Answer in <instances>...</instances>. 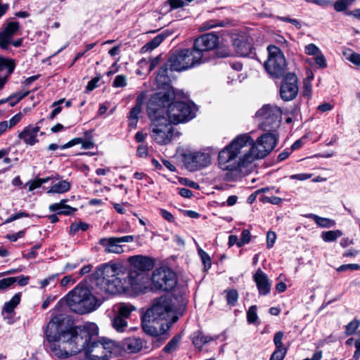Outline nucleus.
Masks as SVG:
<instances>
[{
    "label": "nucleus",
    "mask_w": 360,
    "mask_h": 360,
    "mask_svg": "<svg viewBox=\"0 0 360 360\" xmlns=\"http://www.w3.org/2000/svg\"><path fill=\"white\" fill-rule=\"evenodd\" d=\"M257 307L251 306L247 311V321L249 323H255L257 320Z\"/></svg>",
    "instance_id": "obj_40"
},
{
    "label": "nucleus",
    "mask_w": 360,
    "mask_h": 360,
    "mask_svg": "<svg viewBox=\"0 0 360 360\" xmlns=\"http://www.w3.org/2000/svg\"><path fill=\"white\" fill-rule=\"evenodd\" d=\"M146 317H153L158 321H165V325L169 329L179 319L174 310L172 300L162 296L154 301L152 307L145 312Z\"/></svg>",
    "instance_id": "obj_8"
},
{
    "label": "nucleus",
    "mask_w": 360,
    "mask_h": 360,
    "mask_svg": "<svg viewBox=\"0 0 360 360\" xmlns=\"http://www.w3.org/2000/svg\"><path fill=\"white\" fill-rule=\"evenodd\" d=\"M14 60L11 59L0 58V71L6 70L7 75H11L15 69Z\"/></svg>",
    "instance_id": "obj_34"
},
{
    "label": "nucleus",
    "mask_w": 360,
    "mask_h": 360,
    "mask_svg": "<svg viewBox=\"0 0 360 360\" xmlns=\"http://www.w3.org/2000/svg\"><path fill=\"white\" fill-rule=\"evenodd\" d=\"M315 61L319 68H324L326 67V58L321 52L316 56Z\"/></svg>",
    "instance_id": "obj_56"
},
{
    "label": "nucleus",
    "mask_w": 360,
    "mask_h": 360,
    "mask_svg": "<svg viewBox=\"0 0 360 360\" xmlns=\"http://www.w3.org/2000/svg\"><path fill=\"white\" fill-rule=\"evenodd\" d=\"M250 232L247 229L243 230L240 234V238L238 243V247L241 248L244 245L248 244L250 241Z\"/></svg>",
    "instance_id": "obj_42"
},
{
    "label": "nucleus",
    "mask_w": 360,
    "mask_h": 360,
    "mask_svg": "<svg viewBox=\"0 0 360 360\" xmlns=\"http://www.w3.org/2000/svg\"><path fill=\"white\" fill-rule=\"evenodd\" d=\"M267 51L269 56L264 67L269 75L279 78L283 75L286 67L284 54L281 48L275 45L268 46Z\"/></svg>",
    "instance_id": "obj_11"
},
{
    "label": "nucleus",
    "mask_w": 360,
    "mask_h": 360,
    "mask_svg": "<svg viewBox=\"0 0 360 360\" xmlns=\"http://www.w3.org/2000/svg\"><path fill=\"white\" fill-rule=\"evenodd\" d=\"M29 214L25 212H20L17 214L11 215L8 219H6L5 223H11L15 220H17L22 217H29Z\"/></svg>",
    "instance_id": "obj_51"
},
{
    "label": "nucleus",
    "mask_w": 360,
    "mask_h": 360,
    "mask_svg": "<svg viewBox=\"0 0 360 360\" xmlns=\"http://www.w3.org/2000/svg\"><path fill=\"white\" fill-rule=\"evenodd\" d=\"M276 143L277 140L273 133L262 135L255 142L248 134H240L219 152V166L221 169L230 172L247 167L255 160L266 157Z\"/></svg>",
    "instance_id": "obj_2"
},
{
    "label": "nucleus",
    "mask_w": 360,
    "mask_h": 360,
    "mask_svg": "<svg viewBox=\"0 0 360 360\" xmlns=\"http://www.w3.org/2000/svg\"><path fill=\"white\" fill-rule=\"evenodd\" d=\"M95 331L96 333L92 335L91 340L85 344L82 350L84 352L86 358L89 360H110L117 356L120 350L119 345L115 341L105 338L102 342L94 340L98 333L96 325Z\"/></svg>",
    "instance_id": "obj_7"
},
{
    "label": "nucleus",
    "mask_w": 360,
    "mask_h": 360,
    "mask_svg": "<svg viewBox=\"0 0 360 360\" xmlns=\"http://www.w3.org/2000/svg\"><path fill=\"white\" fill-rule=\"evenodd\" d=\"M198 255L200 257V259L205 266V268H210L211 266V259L209 255L204 251L201 248H198Z\"/></svg>",
    "instance_id": "obj_41"
},
{
    "label": "nucleus",
    "mask_w": 360,
    "mask_h": 360,
    "mask_svg": "<svg viewBox=\"0 0 360 360\" xmlns=\"http://www.w3.org/2000/svg\"><path fill=\"white\" fill-rule=\"evenodd\" d=\"M95 333L94 323L75 326L68 316L58 314L46 326V347L55 356L65 359L82 352Z\"/></svg>",
    "instance_id": "obj_1"
},
{
    "label": "nucleus",
    "mask_w": 360,
    "mask_h": 360,
    "mask_svg": "<svg viewBox=\"0 0 360 360\" xmlns=\"http://www.w3.org/2000/svg\"><path fill=\"white\" fill-rule=\"evenodd\" d=\"M15 279V282H18L20 286H25L28 284L30 278L28 276H20L18 277H13Z\"/></svg>",
    "instance_id": "obj_63"
},
{
    "label": "nucleus",
    "mask_w": 360,
    "mask_h": 360,
    "mask_svg": "<svg viewBox=\"0 0 360 360\" xmlns=\"http://www.w3.org/2000/svg\"><path fill=\"white\" fill-rule=\"evenodd\" d=\"M219 338V336H207L202 332L198 331L193 334V344L198 348H201L205 344Z\"/></svg>",
    "instance_id": "obj_26"
},
{
    "label": "nucleus",
    "mask_w": 360,
    "mask_h": 360,
    "mask_svg": "<svg viewBox=\"0 0 360 360\" xmlns=\"http://www.w3.org/2000/svg\"><path fill=\"white\" fill-rule=\"evenodd\" d=\"M64 101H65V99L63 98L56 102H54L52 104V107H54L55 108L53 110V111L51 112V113L49 116L50 120H53L57 115H58L61 112L62 108L60 106H59V105L61 104L62 103H63Z\"/></svg>",
    "instance_id": "obj_47"
},
{
    "label": "nucleus",
    "mask_w": 360,
    "mask_h": 360,
    "mask_svg": "<svg viewBox=\"0 0 360 360\" xmlns=\"http://www.w3.org/2000/svg\"><path fill=\"white\" fill-rule=\"evenodd\" d=\"M274 41L276 44H278L281 48H287L288 46V43L287 40L280 34H276L274 37Z\"/></svg>",
    "instance_id": "obj_54"
},
{
    "label": "nucleus",
    "mask_w": 360,
    "mask_h": 360,
    "mask_svg": "<svg viewBox=\"0 0 360 360\" xmlns=\"http://www.w3.org/2000/svg\"><path fill=\"white\" fill-rule=\"evenodd\" d=\"M306 1L322 7H326L332 3L330 0H306Z\"/></svg>",
    "instance_id": "obj_60"
},
{
    "label": "nucleus",
    "mask_w": 360,
    "mask_h": 360,
    "mask_svg": "<svg viewBox=\"0 0 360 360\" xmlns=\"http://www.w3.org/2000/svg\"><path fill=\"white\" fill-rule=\"evenodd\" d=\"M68 304L72 311L84 314L98 308L101 300L95 297L84 284L79 283L68 294Z\"/></svg>",
    "instance_id": "obj_6"
},
{
    "label": "nucleus",
    "mask_w": 360,
    "mask_h": 360,
    "mask_svg": "<svg viewBox=\"0 0 360 360\" xmlns=\"http://www.w3.org/2000/svg\"><path fill=\"white\" fill-rule=\"evenodd\" d=\"M20 25L18 22L11 21L5 24L0 30V48L8 50L11 44L12 39L18 31Z\"/></svg>",
    "instance_id": "obj_17"
},
{
    "label": "nucleus",
    "mask_w": 360,
    "mask_h": 360,
    "mask_svg": "<svg viewBox=\"0 0 360 360\" xmlns=\"http://www.w3.org/2000/svg\"><path fill=\"white\" fill-rule=\"evenodd\" d=\"M164 39L165 36L163 34H160L157 35L141 48V52L143 53L155 49L163 41Z\"/></svg>",
    "instance_id": "obj_30"
},
{
    "label": "nucleus",
    "mask_w": 360,
    "mask_h": 360,
    "mask_svg": "<svg viewBox=\"0 0 360 360\" xmlns=\"http://www.w3.org/2000/svg\"><path fill=\"white\" fill-rule=\"evenodd\" d=\"M20 302V294H15L10 301L6 302L4 306V311L7 314L12 313Z\"/></svg>",
    "instance_id": "obj_32"
},
{
    "label": "nucleus",
    "mask_w": 360,
    "mask_h": 360,
    "mask_svg": "<svg viewBox=\"0 0 360 360\" xmlns=\"http://www.w3.org/2000/svg\"><path fill=\"white\" fill-rule=\"evenodd\" d=\"M49 211L56 212L57 214L70 215L77 210L76 208L62 203H53L49 205Z\"/></svg>",
    "instance_id": "obj_25"
},
{
    "label": "nucleus",
    "mask_w": 360,
    "mask_h": 360,
    "mask_svg": "<svg viewBox=\"0 0 360 360\" xmlns=\"http://www.w3.org/2000/svg\"><path fill=\"white\" fill-rule=\"evenodd\" d=\"M226 300L229 305L235 306L238 302V293L235 289L225 290Z\"/></svg>",
    "instance_id": "obj_35"
},
{
    "label": "nucleus",
    "mask_w": 360,
    "mask_h": 360,
    "mask_svg": "<svg viewBox=\"0 0 360 360\" xmlns=\"http://www.w3.org/2000/svg\"><path fill=\"white\" fill-rule=\"evenodd\" d=\"M30 94L29 91H27L25 92H17L12 95H11L6 100H1L0 104L4 103L6 101L9 103V105L13 107L16 103H18L20 101H21L22 98L28 96Z\"/></svg>",
    "instance_id": "obj_31"
},
{
    "label": "nucleus",
    "mask_w": 360,
    "mask_h": 360,
    "mask_svg": "<svg viewBox=\"0 0 360 360\" xmlns=\"http://www.w3.org/2000/svg\"><path fill=\"white\" fill-rule=\"evenodd\" d=\"M276 239V235L274 231H268L266 234V247L270 249L273 247Z\"/></svg>",
    "instance_id": "obj_50"
},
{
    "label": "nucleus",
    "mask_w": 360,
    "mask_h": 360,
    "mask_svg": "<svg viewBox=\"0 0 360 360\" xmlns=\"http://www.w3.org/2000/svg\"><path fill=\"white\" fill-rule=\"evenodd\" d=\"M131 269L147 273L154 267V261L148 257L134 255L128 259Z\"/></svg>",
    "instance_id": "obj_18"
},
{
    "label": "nucleus",
    "mask_w": 360,
    "mask_h": 360,
    "mask_svg": "<svg viewBox=\"0 0 360 360\" xmlns=\"http://www.w3.org/2000/svg\"><path fill=\"white\" fill-rule=\"evenodd\" d=\"M160 214H161V216L165 220L168 221L169 222H174V216L172 215V213H170L167 210L162 209V210H160Z\"/></svg>",
    "instance_id": "obj_62"
},
{
    "label": "nucleus",
    "mask_w": 360,
    "mask_h": 360,
    "mask_svg": "<svg viewBox=\"0 0 360 360\" xmlns=\"http://www.w3.org/2000/svg\"><path fill=\"white\" fill-rule=\"evenodd\" d=\"M347 59L356 65H360V54L353 53L349 56Z\"/></svg>",
    "instance_id": "obj_61"
},
{
    "label": "nucleus",
    "mask_w": 360,
    "mask_h": 360,
    "mask_svg": "<svg viewBox=\"0 0 360 360\" xmlns=\"http://www.w3.org/2000/svg\"><path fill=\"white\" fill-rule=\"evenodd\" d=\"M304 217L306 218L312 219L314 222L321 228H331L335 225V221L333 219L321 217L315 214H307Z\"/></svg>",
    "instance_id": "obj_24"
},
{
    "label": "nucleus",
    "mask_w": 360,
    "mask_h": 360,
    "mask_svg": "<svg viewBox=\"0 0 360 360\" xmlns=\"http://www.w3.org/2000/svg\"><path fill=\"white\" fill-rule=\"evenodd\" d=\"M22 115L21 112H18V113L15 114L14 116H13L8 121L9 128H11V127H14L15 125H16L22 119Z\"/></svg>",
    "instance_id": "obj_59"
},
{
    "label": "nucleus",
    "mask_w": 360,
    "mask_h": 360,
    "mask_svg": "<svg viewBox=\"0 0 360 360\" xmlns=\"http://www.w3.org/2000/svg\"><path fill=\"white\" fill-rule=\"evenodd\" d=\"M153 287L162 291L172 290L177 283L176 274L168 268L156 269L151 278Z\"/></svg>",
    "instance_id": "obj_12"
},
{
    "label": "nucleus",
    "mask_w": 360,
    "mask_h": 360,
    "mask_svg": "<svg viewBox=\"0 0 360 360\" xmlns=\"http://www.w3.org/2000/svg\"><path fill=\"white\" fill-rule=\"evenodd\" d=\"M264 201L271 203L273 205H278L281 202L282 199L276 196L265 197L264 198Z\"/></svg>",
    "instance_id": "obj_64"
},
{
    "label": "nucleus",
    "mask_w": 360,
    "mask_h": 360,
    "mask_svg": "<svg viewBox=\"0 0 360 360\" xmlns=\"http://www.w3.org/2000/svg\"><path fill=\"white\" fill-rule=\"evenodd\" d=\"M354 2V0H335L333 7L337 12H342L345 11Z\"/></svg>",
    "instance_id": "obj_36"
},
{
    "label": "nucleus",
    "mask_w": 360,
    "mask_h": 360,
    "mask_svg": "<svg viewBox=\"0 0 360 360\" xmlns=\"http://www.w3.org/2000/svg\"><path fill=\"white\" fill-rule=\"evenodd\" d=\"M359 321H353L348 323L346 326V333L352 335L354 333H358Z\"/></svg>",
    "instance_id": "obj_45"
},
{
    "label": "nucleus",
    "mask_w": 360,
    "mask_h": 360,
    "mask_svg": "<svg viewBox=\"0 0 360 360\" xmlns=\"http://www.w3.org/2000/svg\"><path fill=\"white\" fill-rule=\"evenodd\" d=\"M319 49L314 44H309L305 46V53L309 56H316L320 53Z\"/></svg>",
    "instance_id": "obj_49"
},
{
    "label": "nucleus",
    "mask_w": 360,
    "mask_h": 360,
    "mask_svg": "<svg viewBox=\"0 0 360 360\" xmlns=\"http://www.w3.org/2000/svg\"><path fill=\"white\" fill-rule=\"evenodd\" d=\"M181 335H176L174 336L169 342L164 347V351L167 353L172 352L174 351L181 341Z\"/></svg>",
    "instance_id": "obj_37"
},
{
    "label": "nucleus",
    "mask_w": 360,
    "mask_h": 360,
    "mask_svg": "<svg viewBox=\"0 0 360 360\" xmlns=\"http://www.w3.org/2000/svg\"><path fill=\"white\" fill-rule=\"evenodd\" d=\"M141 327L146 334L153 337L163 335L168 330L165 323H160L155 318L146 317L145 313L141 317Z\"/></svg>",
    "instance_id": "obj_16"
},
{
    "label": "nucleus",
    "mask_w": 360,
    "mask_h": 360,
    "mask_svg": "<svg viewBox=\"0 0 360 360\" xmlns=\"http://www.w3.org/2000/svg\"><path fill=\"white\" fill-rule=\"evenodd\" d=\"M15 283L14 278H6L0 280V292L5 290Z\"/></svg>",
    "instance_id": "obj_46"
},
{
    "label": "nucleus",
    "mask_w": 360,
    "mask_h": 360,
    "mask_svg": "<svg viewBox=\"0 0 360 360\" xmlns=\"http://www.w3.org/2000/svg\"><path fill=\"white\" fill-rule=\"evenodd\" d=\"M112 327L118 333H123L127 330L128 328V323L127 320L122 318L114 313L113 316L111 318Z\"/></svg>",
    "instance_id": "obj_27"
},
{
    "label": "nucleus",
    "mask_w": 360,
    "mask_h": 360,
    "mask_svg": "<svg viewBox=\"0 0 360 360\" xmlns=\"http://www.w3.org/2000/svg\"><path fill=\"white\" fill-rule=\"evenodd\" d=\"M123 349L128 353H137L143 347V343L139 338H129L122 342Z\"/></svg>",
    "instance_id": "obj_22"
},
{
    "label": "nucleus",
    "mask_w": 360,
    "mask_h": 360,
    "mask_svg": "<svg viewBox=\"0 0 360 360\" xmlns=\"http://www.w3.org/2000/svg\"><path fill=\"white\" fill-rule=\"evenodd\" d=\"M174 97L173 89L158 91L150 98L147 112L151 120L150 136L158 144L166 145L174 136L173 123L165 115V105Z\"/></svg>",
    "instance_id": "obj_4"
},
{
    "label": "nucleus",
    "mask_w": 360,
    "mask_h": 360,
    "mask_svg": "<svg viewBox=\"0 0 360 360\" xmlns=\"http://www.w3.org/2000/svg\"><path fill=\"white\" fill-rule=\"evenodd\" d=\"M89 229V224L84 222L79 221V223H72L70 228V234L74 235L79 230L83 231Z\"/></svg>",
    "instance_id": "obj_38"
},
{
    "label": "nucleus",
    "mask_w": 360,
    "mask_h": 360,
    "mask_svg": "<svg viewBox=\"0 0 360 360\" xmlns=\"http://www.w3.org/2000/svg\"><path fill=\"white\" fill-rule=\"evenodd\" d=\"M174 97L168 104L165 105V115L174 124L186 122L195 116L196 107L193 103L174 101L176 98V92L173 89Z\"/></svg>",
    "instance_id": "obj_9"
},
{
    "label": "nucleus",
    "mask_w": 360,
    "mask_h": 360,
    "mask_svg": "<svg viewBox=\"0 0 360 360\" xmlns=\"http://www.w3.org/2000/svg\"><path fill=\"white\" fill-rule=\"evenodd\" d=\"M134 240L133 236H124L121 237L101 238L98 244L104 248L105 253L122 254L124 252L125 245L122 243H131Z\"/></svg>",
    "instance_id": "obj_13"
},
{
    "label": "nucleus",
    "mask_w": 360,
    "mask_h": 360,
    "mask_svg": "<svg viewBox=\"0 0 360 360\" xmlns=\"http://www.w3.org/2000/svg\"><path fill=\"white\" fill-rule=\"evenodd\" d=\"M142 105L140 102H136V105L131 108L129 112L128 118L130 121L129 125L131 127H134L136 125V123L139 120V115L141 112Z\"/></svg>",
    "instance_id": "obj_29"
},
{
    "label": "nucleus",
    "mask_w": 360,
    "mask_h": 360,
    "mask_svg": "<svg viewBox=\"0 0 360 360\" xmlns=\"http://www.w3.org/2000/svg\"><path fill=\"white\" fill-rule=\"evenodd\" d=\"M338 272H344L346 271H358L360 270V265L358 264H342L336 269Z\"/></svg>",
    "instance_id": "obj_43"
},
{
    "label": "nucleus",
    "mask_w": 360,
    "mask_h": 360,
    "mask_svg": "<svg viewBox=\"0 0 360 360\" xmlns=\"http://www.w3.org/2000/svg\"><path fill=\"white\" fill-rule=\"evenodd\" d=\"M282 111L276 105H264L256 113V117L261 121L260 128L265 131H274L280 126Z\"/></svg>",
    "instance_id": "obj_10"
},
{
    "label": "nucleus",
    "mask_w": 360,
    "mask_h": 360,
    "mask_svg": "<svg viewBox=\"0 0 360 360\" xmlns=\"http://www.w3.org/2000/svg\"><path fill=\"white\" fill-rule=\"evenodd\" d=\"M286 351L275 350L272 353L269 360H283Z\"/></svg>",
    "instance_id": "obj_53"
},
{
    "label": "nucleus",
    "mask_w": 360,
    "mask_h": 360,
    "mask_svg": "<svg viewBox=\"0 0 360 360\" xmlns=\"http://www.w3.org/2000/svg\"><path fill=\"white\" fill-rule=\"evenodd\" d=\"M127 84V77L123 75H117L112 83V86L116 88L124 87Z\"/></svg>",
    "instance_id": "obj_44"
},
{
    "label": "nucleus",
    "mask_w": 360,
    "mask_h": 360,
    "mask_svg": "<svg viewBox=\"0 0 360 360\" xmlns=\"http://www.w3.org/2000/svg\"><path fill=\"white\" fill-rule=\"evenodd\" d=\"M254 281L260 295H266L270 292L271 283L266 274L260 269H257L254 274Z\"/></svg>",
    "instance_id": "obj_19"
},
{
    "label": "nucleus",
    "mask_w": 360,
    "mask_h": 360,
    "mask_svg": "<svg viewBox=\"0 0 360 360\" xmlns=\"http://www.w3.org/2000/svg\"><path fill=\"white\" fill-rule=\"evenodd\" d=\"M82 142V138H75L70 141H68L67 143L63 145L60 146V149H65L70 147H72L77 144H79Z\"/></svg>",
    "instance_id": "obj_58"
},
{
    "label": "nucleus",
    "mask_w": 360,
    "mask_h": 360,
    "mask_svg": "<svg viewBox=\"0 0 360 360\" xmlns=\"http://www.w3.org/2000/svg\"><path fill=\"white\" fill-rule=\"evenodd\" d=\"M98 293L115 295L129 290L141 291L149 280L146 272L131 269L126 274L124 268L117 264H104L95 271Z\"/></svg>",
    "instance_id": "obj_3"
},
{
    "label": "nucleus",
    "mask_w": 360,
    "mask_h": 360,
    "mask_svg": "<svg viewBox=\"0 0 360 360\" xmlns=\"http://www.w3.org/2000/svg\"><path fill=\"white\" fill-rule=\"evenodd\" d=\"M302 94L305 97H310L311 94V84L309 79L304 81Z\"/></svg>",
    "instance_id": "obj_52"
},
{
    "label": "nucleus",
    "mask_w": 360,
    "mask_h": 360,
    "mask_svg": "<svg viewBox=\"0 0 360 360\" xmlns=\"http://www.w3.org/2000/svg\"><path fill=\"white\" fill-rule=\"evenodd\" d=\"M219 43L218 37L213 33L202 34L195 39L191 49L176 51L169 57L171 71L182 72L207 60L206 53L214 49Z\"/></svg>",
    "instance_id": "obj_5"
},
{
    "label": "nucleus",
    "mask_w": 360,
    "mask_h": 360,
    "mask_svg": "<svg viewBox=\"0 0 360 360\" xmlns=\"http://www.w3.org/2000/svg\"><path fill=\"white\" fill-rule=\"evenodd\" d=\"M58 276V274H53L41 280L40 281V287L41 288L46 287L49 283H51V282L55 281L57 278Z\"/></svg>",
    "instance_id": "obj_57"
},
{
    "label": "nucleus",
    "mask_w": 360,
    "mask_h": 360,
    "mask_svg": "<svg viewBox=\"0 0 360 360\" xmlns=\"http://www.w3.org/2000/svg\"><path fill=\"white\" fill-rule=\"evenodd\" d=\"M342 235L340 230L323 231L321 233V238L327 243L333 242Z\"/></svg>",
    "instance_id": "obj_33"
},
{
    "label": "nucleus",
    "mask_w": 360,
    "mask_h": 360,
    "mask_svg": "<svg viewBox=\"0 0 360 360\" xmlns=\"http://www.w3.org/2000/svg\"><path fill=\"white\" fill-rule=\"evenodd\" d=\"M210 162V155L206 153L194 152L184 155V165L191 171L207 167Z\"/></svg>",
    "instance_id": "obj_15"
},
{
    "label": "nucleus",
    "mask_w": 360,
    "mask_h": 360,
    "mask_svg": "<svg viewBox=\"0 0 360 360\" xmlns=\"http://www.w3.org/2000/svg\"><path fill=\"white\" fill-rule=\"evenodd\" d=\"M101 75H98L94 78L91 79L87 84V86L86 87V91L89 92L93 91L95 88L98 86V82L101 80Z\"/></svg>",
    "instance_id": "obj_48"
},
{
    "label": "nucleus",
    "mask_w": 360,
    "mask_h": 360,
    "mask_svg": "<svg viewBox=\"0 0 360 360\" xmlns=\"http://www.w3.org/2000/svg\"><path fill=\"white\" fill-rule=\"evenodd\" d=\"M283 338V333L278 331L275 333L274 337V343L276 346V350L286 351V349L283 347L282 343V339Z\"/></svg>",
    "instance_id": "obj_39"
},
{
    "label": "nucleus",
    "mask_w": 360,
    "mask_h": 360,
    "mask_svg": "<svg viewBox=\"0 0 360 360\" xmlns=\"http://www.w3.org/2000/svg\"><path fill=\"white\" fill-rule=\"evenodd\" d=\"M170 70V65H169V59L164 63L158 70L156 81L159 85H166L167 87L161 91H167V89H174L169 86L170 82L169 76L168 75V70Z\"/></svg>",
    "instance_id": "obj_21"
},
{
    "label": "nucleus",
    "mask_w": 360,
    "mask_h": 360,
    "mask_svg": "<svg viewBox=\"0 0 360 360\" xmlns=\"http://www.w3.org/2000/svg\"><path fill=\"white\" fill-rule=\"evenodd\" d=\"M70 189V184L66 181H60L52 186L47 191L48 193H63Z\"/></svg>",
    "instance_id": "obj_28"
},
{
    "label": "nucleus",
    "mask_w": 360,
    "mask_h": 360,
    "mask_svg": "<svg viewBox=\"0 0 360 360\" xmlns=\"http://www.w3.org/2000/svg\"><path fill=\"white\" fill-rule=\"evenodd\" d=\"M167 3L170 6V11L182 8L184 6V1L183 0H168Z\"/></svg>",
    "instance_id": "obj_55"
},
{
    "label": "nucleus",
    "mask_w": 360,
    "mask_h": 360,
    "mask_svg": "<svg viewBox=\"0 0 360 360\" xmlns=\"http://www.w3.org/2000/svg\"><path fill=\"white\" fill-rule=\"evenodd\" d=\"M39 130L40 127L28 125L18 134V138L23 140L26 144L33 146L39 141L37 135Z\"/></svg>",
    "instance_id": "obj_20"
},
{
    "label": "nucleus",
    "mask_w": 360,
    "mask_h": 360,
    "mask_svg": "<svg viewBox=\"0 0 360 360\" xmlns=\"http://www.w3.org/2000/svg\"><path fill=\"white\" fill-rule=\"evenodd\" d=\"M298 79L295 74L285 75L280 86V96L285 101L293 100L298 94Z\"/></svg>",
    "instance_id": "obj_14"
},
{
    "label": "nucleus",
    "mask_w": 360,
    "mask_h": 360,
    "mask_svg": "<svg viewBox=\"0 0 360 360\" xmlns=\"http://www.w3.org/2000/svg\"><path fill=\"white\" fill-rule=\"evenodd\" d=\"M136 310V307L130 303L121 302L114 307L113 312L119 316L125 319H129L132 311Z\"/></svg>",
    "instance_id": "obj_23"
}]
</instances>
